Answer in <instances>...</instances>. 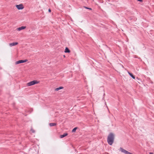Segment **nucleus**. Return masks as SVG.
Wrapping results in <instances>:
<instances>
[{
  "instance_id": "obj_1",
  "label": "nucleus",
  "mask_w": 154,
  "mask_h": 154,
  "mask_svg": "<svg viewBox=\"0 0 154 154\" xmlns=\"http://www.w3.org/2000/svg\"><path fill=\"white\" fill-rule=\"evenodd\" d=\"M115 138L114 134L112 133H110L108 135L107 138V141L109 144L111 145L114 142Z\"/></svg>"
},
{
  "instance_id": "obj_2",
  "label": "nucleus",
  "mask_w": 154,
  "mask_h": 154,
  "mask_svg": "<svg viewBox=\"0 0 154 154\" xmlns=\"http://www.w3.org/2000/svg\"><path fill=\"white\" fill-rule=\"evenodd\" d=\"M38 83L39 82H38L36 80H34L28 83L27 84V85L28 86H29L31 85H33L35 84H38Z\"/></svg>"
},
{
  "instance_id": "obj_3",
  "label": "nucleus",
  "mask_w": 154,
  "mask_h": 154,
  "mask_svg": "<svg viewBox=\"0 0 154 154\" xmlns=\"http://www.w3.org/2000/svg\"><path fill=\"white\" fill-rule=\"evenodd\" d=\"M27 61V60H19L16 62L15 64L17 65L20 63H25Z\"/></svg>"
},
{
  "instance_id": "obj_4",
  "label": "nucleus",
  "mask_w": 154,
  "mask_h": 154,
  "mask_svg": "<svg viewBox=\"0 0 154 154\" xmlns=\"http://www.w3.org/2000/svg\"><path fill=\"white\" fill-rule=\"evenodd\" d=\"M16 7L18 10H22L24 8V7L22 4L16 5Z\"/></svg>"
},
{
  "instance_id": "obj_5",
  "label": "nucleus",
  "mask_w": 154,
  "mask_h": 154,
  "mask_svg": "<svg viewBox=\"0 0 154 154\" xmlns=\"http://www.w3.org/2000/svg\"><path fill=\"white\" fill-rule=\"evenodd\" d=\"M18 44V43L17 42H13L9 44V45L10 47H12Z\"/></svg>"
},
{
  "instance_id": "obj_6",
  "label": "nucleus",
  "mask_w": 154,
  "mask_h": 154,
  "mask_svg": "<svg viewBox=\"0 0 154 154\" xmlns=\"http://www.w3.org/2000/svg\"><path fill=\"white\" fill-rule=\"evenodd\" d=\"M67 135H68L67 133H64L63 135H60V138H63L64 137H65Z\"/></svg>"
},
{
  "instance_id": "obj_7",
  "label": "nucleus",
  "mask_w": 154,
  "mask_h": 154,
  "mask_svg": "<svg viewBox=\"0 0 154 154\" xmlns=\"http://www.w3.org/2000/svg\"><path fill=\"white\" fill-rule=\"evenodd\" d=\"M26 26H22L21 27L18 28L17 30L19 31H20L21 30L25 29L26 28Z\"/></svg>"
},
{
  "instance_id": "obj_8",
  "label": "nucleus",
  "mask_w": 154,
  "mask_h": 154,
  "mask_svg": "<svg viewBox=\"0 0 154 154\" xmlns=\"http://www.w3.org/2000/svg\"><path fill=\"white\" fill-rule=\"evenodd\" d=\"M128 73L134 79H135V77L134 75L133 74L129 72H128Z\"/></svg>"
},
{
  "instance_id": "obj_9",
  "label": "nucleus",
  "mask_w": 154,
  "mask_h": 154,
  "mask_svg": "<svg viewBox=\"0 0 154 154\" xmlns=\"http://www.w3.org/2000/svg\"><path fill=\"white\" fill-rule=\"evenodd\" d=\"M64 52L65 53H69L70 52V51L68 48L66 47L65 49Z\"/></svg>"
},
{
  "instance_id": "obj_10",
  "label": "nucleus",
  "mask_w": 154,
  "mask_h": 154,
  "mask_svg": "<svg viewBox=\"0 0 154 154\" xmlns=\"http://www.w3.org/2000/svg\"><path fill=\"white\" fill-rule=\"evenodd\" d=\"M56 125V123H50L49 124V125L51 127L55 126Z\"/></svg>"
},
{
  "instance_id": "obj_11",
  "label": "nucleus",
  "mask_w": 154,
  "mask_h": 154,
  "mask_svg": "<svg viewBox=\"0 0 154 154\" xmlns=\"http://www.w3.org/2000/svg\"><path fill=\"white\" fill-rule=\"evenodd\" d=\"M63 87H60L59 88H56L55 89V90L56 91H58L59 90H60V89H63Z\"/></svg>"
},
{
  "instance_id": "obj_12",
  "label": "nucleus",
  "mask_w": 154,
  "mask_h": 154,
  "mask_svg": "<svg viewBox=\"0 0 154 154\" xmlns=\"http://www.w3.org/2000/svg\"><path fill=\"white\" fill-rule=\"evenodd\" d=\"M77 129V127L75 128L72 131V132H75Z\"/></svg>"
},
{
  "instance_id": "obj_13",
  "label": "nucleus",
  "mask_w": 154,
  "mask_h": 154,
  "mask_svg": "<svg viewBox=\"0 0 154 154\" xmlns=\"http://www.w3.org/2000/svg\"><path fill=\"white\" fill-rule=\"evenodd\" d=\"M84 8L85 9H89V10H91L92 9L91 8H88V7H85V6H84Z\"/></svg>"
},
{
  "instance_id": "obj_14",
  "label": "nucleus",
  "mask_w": 154,
  "mask_h": 154,
  "mask_svg": "<svg viewBox=\"0 0 154 154\" xmlns=\"http://www.w3.org/2000/svg\"><path fill=\"white\" fill-rule=\"evenodd\" d=\"M31 131L32 133H34L35 132V131L32 129H31Z\"/></svg>"
},
{
  "instance_id": "obj_15",
  "label": "nucleus",
  "mask_w": 154,
  "mask_h": 154,
  "mask_svg": "<svg viewBox=\"0 0 154 154\" xmlns=\"http://www.w3.org/2000/svg\"><path fill=\"white\" fill-rule=\"evenodd\" d=\"M51 10L50 9H48L49 12H51Z\"/></svg>"
},
{
  "instance_id": "obj_16",
  "label": "nucleus",
  "mask_w": 154,
  "mask_h": 154,
  "mask_svg": "<svg viewBox=\"0 0 154 154\" xmlns=\"http://www.w3.org/2000/svg\"><path fill=\"white\" fill-rule=\"evenodd\" d=\"M137 1H139V2H142V0H137Z\"/></svg>"
},
{
  "instance_id": "obj_17",
  "label": "nucleus",
  "mask_w": 154,
  "mask_h": 154,
  "mask_svg": "<svg viewBox=\"0 0 154 154\" xmlns=\"http://www.w3.org/2000/svg\"><path fill=\"white\" fill-rule=\"evenodd\" d=\"M150 154H154L153 152H149Z\"/></svg>"
}]
</instances>
